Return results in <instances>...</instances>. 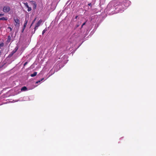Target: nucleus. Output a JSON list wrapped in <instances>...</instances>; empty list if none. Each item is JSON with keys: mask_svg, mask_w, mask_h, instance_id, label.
<instances>
[{"mask_svg": "<svg viewBox=\"0 0 156 156\" xmlns=\"http://www.w3.org/2000/svg\"><path fill=\"white\" fill-rule=\"evenodd\" d=\"M13 20L16 23L15 25L16 26H19L20 23L19 19L17 17H14Z\"/></svg>", "mask_w": 156, "mask_h": 156, "instance_id": "f257e3e1", "label": "nucleus"}, {"mask_svg": "<svg viewBox=\"0 0 156 156\" xmlns=\"http://www.w3.org/2000/svg\"><path fill=\"white\" fill-rule=\"evenodd\" d=\"M10 7L8 5H5L4 6L3 11L5 13H7L10 10Z\"/></svg>", "mask_w": 156, "mask_h": 156, "instance_id": "f03ea898", "label": "nucleus"}, {"mask_svg": "<svg viewBox=\"0 0 156 156\" xmlns=\"http://www.w3.org/2000/svg\"><path fill=\"white\" fill-rule=\"evenodd\" d=\"M30 2H32V4L33 5V9L34 10L35 9H36L37 6L36 2L35 1H30Z\"/></svg>", "mask_w": 156, "mask_h": 156, "instance_id": "7ed1b4c3", "label": "nucleus"}, {"mask_svg": "<svg viewBox=\"0 0 156 156\" xmlns=\"http://www.w3.org/2000/svg\"><path fill=\"white\" fill-rule=\"evenodd\" d=\"M18 46H16L15 48L11 52L12 53V55H13L14 53H15L18 49Z\"/></svg>", "mask_w": 156, "mask_h": 156, "instance_id": "20e7f679", "label": "nucleus"}, {"mask_svg": "<svg viewBox=\"0 0 156 156\" xmlns=\"http://www.w3.org/2000/svg\"><path fill=\"white\" fill-rule=\"evenodd\" d=\"M42 22V20L41 19L36 24L35 26H37V27H38L40 25L41 23Z\"/></svg>", "mask_w": 156, "mask_h": 156, "instance_id": "39448f33", "label": "nucleus"}, {"mask_svg": "<svg viewBox=\"0 0 156 156\" xmlns=\"http://www.w3.org/2000/svg\"><path fill=\"white\" fill-rule=\"evenodd\" d=\"M28 23V20H26V19L24 24H23V28L24 29H25L27 26V24Z\"/></svg>", "mask_w": 156, "mask_h": 156, "instance_id": "423d86ee", "label": "nucleus"}, {"mask_svg": "<svg viewBox=\"0 0 156 156\" xmlns=\"http://www.w3.org/2000/svg\"><path fill=\"white\" fill-rule=\"evenodd\" d=\"M11 40V37L10 35H9L8 37V38L7 40V42L9 43L10 42Z\"/></svg>", "mask_w": 156, "mask_h": 156, "instance_id": "0eeeda50", "label": "nucleus"}, {"mask_svg": "<svg viewBox=\"0 0 156 156\" xmlns=\"http://www.w3.org/2000/svg\"><path fill=\"white\" fill-rule=\"evenodd\" d=\"M37 72H34L33 74L30 75V76L32 77H34L37 75Z\"/></svg>", "mask_w": 156, "mask_h": 156, "instance_id": "6e6552de", "label": "nucleus"}, {"mask_svg": "<svg viewBox=\"0 0 156 156\" xmlns=\"http://www.w3.org/2000/svg\"><path fill=\"white\" fill-rule=\"evenodd\" d=\"M38 28V27H37V26H35L34 28V30L33 31H32V34H34L35 33L36 30Z\"/></svg>", "mask_w": 156, "mask_h": 156, "instance_id": "1a4fd4ad", "label": "nucleus"}, {"mask_svg": "<svg viewBox=\"0 0 156 156\" xmlns=\"http://www.w3.org/2000/svg\"><path fill=\"white\" fill-rule=\"evenodd\" d=\"M27 90V88L26 87L24 86L22 87L21 89V91H26Z\"/></svg>", "mask_w": 156, "mask_h": 156, "instance_id": "9d476101", "label": "nucleus"}, {"mask_svg": "<svg viewBox=\"0 0 156 156\" xmlns=\"http://www.w3.org/2000/svg\"><path fill=\"white\" fill-rule=\"evenodd\" d=\"M7 20V17H3L0 18V20Z\"/></svg>", "mask_w": 156, "mask_h": 156, "instance_id": "9b49d317", "label": "nucleus"}, {"mask_svg": "<svg viewBox=\"0 0 156 156\" xmlns=\"http://www.w3.org/2000/svg\"><path fill=\"white\" fill-rule=\"evenodd\" d=\"M47 30V28H46L42 31V34L43 35L44 34Z\"/></svg>", "mask_w": 156, "mask_h": 156, "instance_id": "f8f14e48", "label": "nucleus"}, {"mask_svg": "<svg viewBox=\"0 0 156 156\" xmlns=\"http://www.w3.org/2000/svg\"><path fill=\"white\" fill-rule=\"evenodd\" d=\"M27 8L28 9L27 11L28 12H30L32 10V9L30 7H29V6L27 7Z\"/></svg>", "mask_w": 156, "mask_h": 156, "instance_id": "ddd939ff", "label": "nucleus"}, {"mask_svg": "<svg viewBox=\"0 0 156 156\" xmlns=\"http://www.w3.org/2000/svg\"><path fill=\"white\" fill-rule=\"evenodd\" d=\"M44 80V78H42V79H41V80H38L37 81L36 83H40L41 81H42V80Z\"/></svg>", "mask_w": 156, "mask_h": 156, "instance_id": "4468645a", "label": "nucleus"}, {"mask_svg": "<svg viewBox=\"0 0 156 156\" xmlns=\"http://www.w3.org/2000/svg\"><path fill=\"white\" fill-rule=\"evenodd\" d=\"M24 5H25V6H26L27 7V8L29 6L27 3L26 2V3H24Z\"/></svg>", "mask_w": 156, "mask_h": 156, "instance_id": "2eb2a0df", "label": "nucleus"}, {"mask_svg": "<svg viewBox=\"0 0 156 156\" xmlns=\"http://www.w3.org/2000/svg\"><path fill=\"white\" fill-rule=\"evenodd\" d=\"M4 46V44L3 43L0 44V48L1 47H2Z\"/></svg>", "mask_w": 156, "mask_h": 156, "instance_id": "dca6fc26", "label": "nucleus"}, {"mask_svg": "<svg viewBox=\"0 0 156 156\" xmlns=\"http://www.w3.org/2000/svg\"><path fill=\"white\" fill-rule=\"evenodd\" d=\"M88 5L90 7H92V4L91 3H89L88 4Z\"/></svg>", "mask_w": 156, "mask_h": 156, "instance_id": "f3484780", "label": "nucleus"}, {"mask_svg": "<svg viewBox=\"0 0 156 156\" xmlns=\"http://www.w3.org/2000/svg\"><path fill=\"white\" fill-rule=\"evenodd\" d=\"M8 29H9L10 30V31H12V29L10 27H8Z\"/></svg>", "mask_w": 156, "mask_h": 156, "instance_id": "a211bd4d", "label": "nucleus"}, {"mask_svg": "<svg viewBox=\"0 0 156 156\" xmlns=\"http://www.w3.org/2000/svg\"><path fill=\"white\" fill-rule=\"evenodd\" d=\"M36 18H35L34 19V20L32 22V24H33L34 23V22L36 20Z\"/></svg>", "mask_w": 156, "mask_h": 156, "instance_id": "6ab92c4d", "label": "nucleus"}, {"mask_svg": "<svg viewBox=\"0 0 156 156\" xmlns=\"http://www.w3.org/2000/svg\"><path fill=\"white\" fill-rule=\"evenodd\" d=\"M12 55V53H11L9 55V56L11 57L12 56V55Z\"/></svg>", "mask_w": 156, "mask_h": 156, "instance_id": "aec40b11", "label": "nucleus"}, {"mask_svg": "<svg viewBox=\"0 0 156 156\" xmlns=\"http://www.w3.org/2000/svg\"><path fill=\"white\" fill-rule=\"evenodd\" d=\"M27 63V62H26L24 64V66H25Z\"/></svg>", "mask_w": 156, "mask_h": 156, "instance_id": "412c9836", "label": "nucleus"}, {"mask_svg": "<svg viewBox=\"0 0 156 156\" xmlns=\"http://www.w3.org/2000/svg\"><path fill=\"white\" fill-rule=\"evenodd\" d=\"M24 29V28H23V29H22V33H23V31H24V29Z\"/></svg>", "mask_w": 156, "mask_h": 156, "instance_id": "4be33fe9", "label": "nucleus"}, {"mask_svg": "<svg viewBox=\"0 0 156 156\" xmlns=\"http://www.w3.org/2000/svg\"><path fill=\"white\" fill-rule=\"evenodd\" d=\"M4 15L3 14H0V17Z\"/></svg>", "mask_w": 156, "mask_h": 156, "instance_id": "5701e85b", "label": "nucleus"}, {"mask_svg": "<svg viewBox=\"0 0 156 156\" xmlns=\"http://www.w3.org/2000/svg\"><path fill=\"white\" fill-rule=\"evenodd\" d=\"M86 23V22H84V23H83V24H82V26H84V25H85V24Z\"/></svg>", "mask_w": 156, "mask_h": 156, "instance_id": "b1692460", "label": "nucleus"}, {"mask_svg": "<svg viewBox=\"0 0 156 156\" xmlns=\"http://www.w3.org/2000/svg\"><path fill=\"white\" fill-rule=\"evenodd\" d=\"M120 6H120V5H118V7H119V8H120Z\"/></svg>", "mask_w": 156, "mask_h": 156, "instance_id": "393cba45", "label": "nucleus"}, {"mask_svg": "<svg viewBox=\"0 0 156 156\" xmlns=\"http://www.w3.org/2000/svg\"><path fill=\"white\" fill-rule=\"evenodd\" d=\"M33 24H32V23L31 24V25H30V27H31L32 26V25Z\"/></svg>", "mask_w": 156, "mask_h": 156, "instance_id": "a878e982", "label": "nucleus"}, {"mask_svg": "<svg viewBox=\"0 0 156 156\" xmlns=\"http://www.w3.org/2000/svg\"><path fill=\"white\" fill-rule=\"evenodd\" d=\"M77 17H78V16H76V17H75L76 19V18H77Z\"/></svg>", "mask_w": 156, "mask_h": 156, "instance_id": "bb28decb", "label": "nucleus"}, {"mask_svg": "<svg viewBox=\"0 0 156 156\" xmlns=\"http://www.w3.org/2000/svg\"><path fill=\"white\" fill-rule=\"evenodd\" d=\"M83 27V26H82V25L81 27V28H82Z\"/></svg>", "mask_w": 156, "mask_h": 156, "instance_id": "cd10ccee", "label": "nucleus"}]
</instances>
